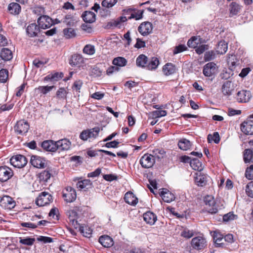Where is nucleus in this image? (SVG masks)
I'll return each mask as SVG.
<instances>
[{"instance_id":"52","label":"nucleus","mask_w":253,"mask_h":253,"mask_svg":"<svg viewBox=\"0 0 253 253\" xmlns=\"http://www.w3.org/2000/svg\"><path fill=\"white\" fill-rule=\"evenodd\" d=\"M180 235L184 238H190L194 235V232L193 230L185 228L181 231Z\"/></svg>"},{"instance_id":"54","label":"nucleus","mask_w":253,"mask_h":253,"mask_svg":"<svg viewBox=\"0 0 253 253\" xmlns=\"http://www.w3.org/2000/svg\"><path fill=\"white\" fill-rule=\"evenodd\" d=\"M51 174L48 171L44 170L41 172L39 175V178L41 180L47 181L50 177Z\"/></svg>"},{"instance_id":"45","label":"nucleus","mask_w":253,"mask_h":253,"mask_svg":"<svg viewBox=\"0 0 253 253\" xmlns=\"http://www.w3.org/2000/svg\"><path fill=\"white\" fill-rule=\"evenodd\" d=\"M83 52L85 54L92 55L95 52V47L91 44H86L83 48Z\"/></svg>"},{"instance_id":"9","label":"nucleus","mask_w":253,"mask_h":253,"mask_svg":"<svg viewBox=\"0 0 253 253\" xmlns=\"http://www.w3.org/2000/svg\"><path fill=\"white\" fill-rule=\"evenodd\" d=\"M155 162L154 156L148 154H144L140 160L141 166L146 169L151 168Z\"/></svg>"},{"instance_id":"62","label":"nucleus","mask_w":253,"mask_h":253,"mask_svg":"<svg viewBox=\"0 0 253 253\" xmlns=\"http://www.w3.org/2000/svg\"><path fill=\"white\" fill-rule=\"evenodd\" d=\"M237 216L236 215H235L233 213L230 212L223 216V220L224 221L228 222L229 221L234 220L235 217Z\"/></svg>"},{"instance_id":"44","label":"nucleus","mask_w":253,"mask_h":253,"mask_svg":"<svg viewBox=\"0 0 253 253\" xmlns=\"http://www.w3.org/2000/svg\"><path fill=\"white\" fill-rule=\"evenodd\" d=\"M243 155L244 162L246 163L250 162L253 157V149H245Z\"/></svg>"},{"instance_id":"59","label":"nucleus","mask_w":253,"mask_h":253,"mask_svg":"<svg viewBox=\"0 0 253 253\" xmlns=\"http://www.w3.org/2000/svg\"><path fill=\"white\" fill-rule=\"evenodd\" d=\"M245 176L249 180L253 179V165L247 168L245 171Z\"/></svg>"},{"instance_id":"24","label":"nucleus","mask_w":253,"mask_h":253,"mask_svg":"<svg viewBox=\"0 0 253 253\" xmlns=\"http://www.w3.org/2000/svg\"><path fill=\"white\" fill-rule=\"evenodd\" d=\"M124 200L127 204L134 206L138 203V199L132 193L128 192L126 193Z\"/></svg>"},{"instance_id":"25","label":"nucleus","mask_w":253,"mask_h":253,"mask_svg":"<svg viewBox=\"0 0 253 253\" xmlns=\"http://www.w3.org/2000/svg\"><path fill=\"white\" fill-rule=\"evenodd\" d=\"M99 243L105 248L111 247L113 245V240L109 236L104 235L101 236L99 239Z\"/></svg>"},{"instance_id":"46","label":"nucleus","mask_w":253,"mask_h":253,"mask_svg":"<svg viewBox=\"0 0 253 253\" xmlns=\"http://www.w3.org/2000/svg\"><path fill=\"white\" fill-rule=\"evenodd\" d=\"M89 138H96L100 132V128L99 127H95L91 129H88Z\"/></svg>"},{"instance_id":"20","label":"nucleus","mask_w":253,"mask_h":253,"mask_svg":"<svg viewBox=\"0 0 253 253\" xmlns=\"http://www.w3.org/2000/svg\"><path fill=\"white\" fill-rule=\"evenodd\" d=\"M42 148L47 151L50 152H55L57 150V146H56V142L53 140H45L42 144Z\"/></svg>"},{"instance_id":"12","label":"nucleus","mask_w":253,"mask_h":253,"mask_svg":"<svg viewBox=\"0 0 253 253\" xmlns=\"http://www.w3.org/2000/svg\"><path fill=\"white\" fill-rule=\"evenodd\" d=\"M31 165L37 168H44L46 167L45 160L38 156H32L31 158Z\"/></svg>"},{"instance_id":"1","label":"nucleus","mask_w":253,"mask_h":253,"mask_svg":"<svg viewBox=\"0 0 253 253\" xmlns=\"http://www.w3.org/2000/svg\"><path fill=\"white\" fill-rule=\"evenodd\" d=\"M133 9L129 8L124 9L123 10V16L108 22L107 25L108 28L114 29L116 27L120 28L123 23L126 21L127 19H129V16H131V13H132Z\"/></svg>"},{"instance_id":"39","label":"nucleus","mask_w":253,"mask_h":253,"mask_svg":"<svg viewBox=\"0 0 253 253\" xmlns=\"http://www.w3.org/2000/svg\"><path fill=\"white\" fill-rule=\"evenodd\" d=\"M159 60L158 58L152 57L149 62H148L146 68L148 70H152L156 69L159 65Z\"/></svg>"},{"instance_id":"6","label":"nucleus","mask_w":253,"mask_h":253,"mask_svg":"<svg viewBox=\"0 0 253 253\" xmlns=\"http://www.w3.org/2000/svg\"><path fill=\"white\" fill-rule=\"evenodd\" d=\"M10 162L13 167L21 168L24 167L27 164V160L23 155H17L11 158Z\"/></svg>"},{"instance_id":"7","label":"nucleus","mask_w":253,"mask_h":253,"mask_svg":"<svg viewBox=\"0 0 253 253\" xmlns=\"http://www.w3.org/2000/svg\"><path fill=\"white\" fill-rule=\"evenodd\" d=\"M29 129V125L23 120L18 121L14 126V130L18 134L24 135Z\"/></svg>"},{"instance_id":"64","label":"nucleus","mask_w":253,"mask_h":253,"mask_svg":"<svg viewBox=\"0 0 253 253\" xmlns=\"http://www.w3.org/2000/svg\"><path fill=\"white\" fill-rule=\"evenodd\" d=\"M145 46V42L142 41L141 39L137 38L136 39V43L135 44L134 46L136 48H140L142 47H144Z\"/></svg>"},{"instance_id":"15","label":"nucleus","mask_w":253,"mask_h":253,"mask_svg":"<svg viewBox=\"0 0 253 253\" xmlns=\"http://www.w3.org/2000/svg\"><path fill=\"white\" fill-rule=\"evenodd\" d=\"M38 23L39 27L45 29L49 28L52 25V21L49 16L43 15L38 18Z\"/></svg>"},{"instance_id":"26","label":"nucleus","mask_w":253,"mask_h":253,"mask_svg":"<svg viewBox=\"0 0 253 253\" xmlns=\"http://www.w3.org/2000/svg\"><path fill=\"white\" fill-rule=\"evenodd\" d=\"M82 17L84 21L86 23H92L95 20V14L90 11H86L82 14Z\"/></svg>"},{"instance_id":"28","label":"nucleus","mask_w":253,"mask_h":253,"mask_svg":"<svg viewBox=\"0 0 253 253\" xmlns=\"http://www.w3.org/2000/svg\"><path fill=\"white\" fill-rule=\"evenodd\" d=\"M0 56L4 61H9L13 57L12 51L7 48H3L0 52Z\"/></svg>"},{"instance_id":"51","label":"nucleus","mask_w":253,"mask_h":253,"mask_svg":"<svg viewBox=\"0 0 253 253\" xmlns=\"http://www.w3.org/2000/svg\"><path fill=\"white\" fill-rule=\"evenodd\" d=\"M35 239L34 238L26 237L25 238H20L19 243L23 245L32 246L33 245Z\"/></svg>"},{"instance_id":"23","label":"nucleus","mask_w":253,"mask_h":253,"mask_svg":"<svg viewBox=\"0 0 253 253\" xmlns=\"http://www.w3.org/2000/svg\"><path fill=\"white\" fill-rule=\"evenodd\" d=\"M39 31V27L35 23L29 25L26 29L27 33L31 37L37 36Z\"/></svg>"},{"instance_id":"41","label":"nucleus","mask_w":253,"mask_h":253,"mask_svg":"<svg viewBox=\"0 0 253 253\" xmlns=\"http://www.w3.org/2000/svg\"><path fill=\"white\" fill-rule=\"evenodd\" d=\"M63 74L62 73H59L58 72H56L54 73H51L47 76H46L44 79V80L45 81H58L59 79H61L63 77Z\"/></svg>"},{"instance_id":"22","label":"nucleus","mask_w":253,"mask_h":253,"mask_svg":"<svg viewBox=\"0 0 253 253\" xmlns=\"http://www.w3.org/2000/svg\"><path fill=\"white\" fill-rule=\"evenodd\" d=\"M144 220L150 225H153L157 220V216L151 211H147L143 214Z\"/></svg>"},{"instance_id":"10","label":"nucleus","mask_w":253,"mask_h":253,"mask_svg":"<svg viewBox=\"0 0 253 253\" xmlns=\"http://www.w3.org/2000/svg\"><path fill=\"white\" fill-rule=\"evenodd\" d=\"M0 205L5 209H12L16 205L15 201L9 196H3L0 200Z\"/></svg>"},{"instance_id":"56","label":"nucleus","mask_w":253,"mask_h":253,"mask_svg":"<svg viewBox=\"0 0 253 253\" xmlns=\"http://www.w3.org/2000/svg\"><path fill=\"white\" fill-rule=\"evenodd\" d=\"M117 2V0H103L102 2V6L110 8L113 6Z\"/></svg>"},{"instance_id":"18","label":"nucleus","mask_w":253,"mask_h":253,"mask_svg":"<svg viewBox=\"0 0 253 253\" xmlns=\"http://www.w3.org/2000/svg\"><path fill=\"white\" fill-rule=\"evenodd\" d=\"M160 195L163 200L166 203H170L175 199V196L173 193L167 189H161Z\"/></svg>"},{"instance_id":"8","label":"nucleus","mask_w":253,"mask_h":253,"mask_svg":"<svg viewBox=\"0 0 253 253\" xmlns=\"http://www.w3.org/2000/svg\"><path fill=\"white\" fill-rule=\"evenodd\" d=\"M63 197L67 202H74L77 197L76 190L71 186H67L65 190L63 191Z\"/></svg>"},{"instance_id":"34","label":"nucleus","mask_w":253,"mask_h":253,"mask_svg":"<svg viewBox=\"0 0 253 253\" xmlns=\"http://www.w3.org/2000/svg\"><path fill=\"white\" fill-rule=\"evenodd\" d=\"M227 43L224 41H221L218 43L216 47V52L218 54H223L227 51Z\"/></svg>"},{"instance_id":"47","label":"nucleus","mask_w":253,"mask_h":253,"mask_svg":"<svg viewBox=\"0 0 253 253\" xmlns=\"http://www.w3.org/2000/svg\"><path fill=\"white\" fill-rule=\"evenodd\" d=\"M63 33L65 37L67 39L75 37L76 35L75 31L71 28L64 29Z\"/></svg>"},{"instance_id":"33","label":"nucleus","mask_w":253,"mask_h":253,"mask_svg":"<svg viewBox=\"0 0 253 253\" xmlns=\"http://www.w3.org/2000/svg\"><path fill=\"white\" fill-rule=\"evenodd\" d=\"M175 67L171 63L166 64L163 68V71L165 75L169 76L175 73Z\"/></svg>"},{"instance_id":"36","label":"nucleus","mask_w":253,"mask_h":253,"mask_svg":"<svg viewBox=\"0 0 253 253\" xmlns=\"http://www.w3.org/2000/svg\"><path fill=\"white\" fill-rule=\"evenodd\" d=\"M178 145L180 149L186 151L190 149L191 144L189 140L182 138L179 141Z\"/></svg>"},{"instance_id":"31","label":"nucleus","mask_w":253,"mask_h":253,"mask_svg":"<svg viewBox=\"0 0 253 253\" xmlns=\"http://www.w3.org/2000/svg\"><path fill=\"white\" fill-rule=\"evenodd\" d=\"M21 6L16 2H11L8 6V11L12 14H18L21 11Z\"/></svg>"},{"instance_id":"60","label":"nucleus","mask_w":253,"mask_h":253,"mask_svg":"<svg viewBox=\"0 0 253 253\" xmlns=\"http://www.w3.org/2000/svg\"><path fill=\"white\" fill-rule=\"evenodd\" d=\"M246 192L248 196L253 198V181H251L247 184Z\"/></svg>"},{"instance_id":"29","label":"nucleus","mask_w":253,"mask_h":253,"mask_svg":"<svg viewBox=\"0 0 253 253\" xmlns=\"http://www.w3.org/2000/svg\"><path fill=\"white\" fill-rule=\"evenodd\" d=\"M148 62L147 57L144 54L139 55L136 60V64L137 66L140 67H146Z\"/></svg>"},{"instance_id":"58","label":"nucleus","mask_w":253,"mask_h":253,"mask_svg":"<svg viewBox=\"0 0 253 253\" xmlns=\"http://www.w3.org/2000/svg\"><path fill=\"white\" fill-rule=\"evenodd\" d=\"M67 92L65 88H60L56 92V97L59 99H65Z\"/></svg>"},{"instance_id":"13","label":"nucleus","mask_w":253,"mask_h":253,"mask_svg":"<svg viewBox=\"0 0 253 253\" xmlns=\"http://www.w3.org/2000/svg\"><path fill=\"white\" fill-rule=\"evenodd\" d=\"M251 97L252 94L250 91L242 90L238 92L236 99L239 102L246 103L249 101Z\"/></svg>"},{"instance_id":"57","label":"nucleus","mask_w":253,"mask_h":253,"mask_svg":"<svg viewBox=\"0 0 253 253\" xmlns=\"http://www.w3.org/2000/svg\"><path fill=\"white\" fill-rule=\"evenodd\" d=\"M215 58V53L213 50L208 51L205 53L204 59L206 61H211Z\"/></svg>"},{"instance_id":"35","label":"nucleus","mask_w":253,"mask_h":253,"mask_svg":"<svg viewBox=\"0 0 253 253\" xmlns=\"http://www.w3.org/2000/svg\"><path fill=\"white\" fill-rule=\"evenodd\" d=\"M227 63L229 68L231 70H234L236 66L239 64L236 56L234 55L229 56L227 59Z\"/></svg>"},{"instance_id":"49","label":"nucleus","mask_w":253,"mask_h":253,"mask_svg":"<svg viewBox=\"0 0 253 253\" xmlns=\"http://www.w3.org/2000/svg\"><path fill=\"white\" fill-rule=\"evenodd\" d=\"M208 140L209 142L213 141L216 144L219 143L220 141V137L217 132H214L213 135L209 134L208 136Z\"/></svg>"},{"instance_id":"38","label":"nucleus","mask_w":253,"mask_h":253,"mask_svg":"<svg viewBox=\"0 0 253 253\" xmlns=\"http://www.w3.org/2000/svg\"><path fill=\"white\" fill-rule=\"evenodd\" d=\"M190 165L191 168L198 171H201L203 169L202 163L197 159H193L190 161Z\"/></svg>"},{"instance_id":"21","label":"nucleus","mask_w":253,"mask_h":253,"mask_svg":"<svg viewBox=\"0 0 253 253\" xmlns=\"http://www.w3.org/2000/svg\"><path fill=\"white\" fill-rule=\"evenodd\" d=\"M76 186L79 189H84V190L86 191L92 188V183L89 179H84L78 181Z\"/></svg>"},{"instance_id":"61","label":"nucleus","mask_w":253,"mask_h":253,"mask_svg":"<svg viewBox=\"0 0 253 253\" xmlns=\"http://www.w3.org/2000/svg\"><path fill=\"white\" fill-rule=\"evenodd\" d=\"M197 38L193 37L188 40L187 45L189 47L196 48L197 46Z\"/></svg>"},{"instance_id":"32","label":"nucleus","mask_w":253,"mask_h":253,"mask_svg":"<svg viewBox=\"0 0 253 253\" xmlns=\"http://www.w3.org/2000/svg\"><path fill=\"white\" fill-rule=\"evenodd\" d=\"M229 7L230 16L237 15L241 9V6L235 2L231 3L229 5Z\"/></svg>"},{"instance_id":"43","label":"nucleus","mask_w":253,"mask_h":253,"mask_svg":"<svg viewBox=\"0 0 253 253\" xmlns=\"http://www.w3.org/2000/svg\"><path fill=\"white\" fill-rule=\"evenodd\" d=\"M143 10L133 8L132 13H131V16H129V19H134L136 20H140L142 19L143 17Z\"/></svg>"},{"instance_id":"55","label":"nucleus","mask_w":253,"mask_h":253,"mask_svg":"<svg viewBox=\"0 0 253 253\" xmlns=\"http://www.w3.org/2000/svg\"><path fill=\"white\" fill-rule=\"evenodd\" d=\"M8 72L5 69L0 70V82L5 83L8 79Z\"/></svg>"},{"instance_id":"16","label":"nucleus","mask_w":253,"mask_h":253,"mask_svg":"<svg viewBox=\"0 0 253 253\" xmlns=\"http://www.w3.org/2000/svg\"><path fill=\"white\" fill-rule=\"evenodd\" d=\"M217 72L216 64L213 62H209L205 65L203 74L207 77H211Z\"/></svg>"},{"instance_id":"53","label":"nucleus","mask_w":253,"mask_h":253,"mask_svg":"<svg viewBox=\"0 0 253 253\" xmlns=\"http://www.w3.org/2000/svg\"><path fill=\"white\" fill-rule=\"evenodd\" d=\"M54 87V86H40L36 89L40 91L43 94H46L49 92Z\"/></svg>"},{"instance_id":"3","label":"nucleus","mask_w":253,"mask_h":253,"mask_svg":"<svg viewBox=\"0 0 253 253\" xmlns=\"http://www.w3.org/2000/svg\"><path fill=\"white\" fill-rule=\"evenodd\" d=\"M69 64L73 67L81 68L85 64V59L80 54H74L71 55L69 61Z\"/></svg>"},{"instance_id":"2","label":"nucleus","mask_w":253,"mask_h":253,"mask_svg":"<svg viewBox=\"0 0 253 253\" xmlns=\"http://www.w3.org/2000/svg\"><path fill=\"white\" fill-rule=\"evenodd\" d=\"M204 202L209 212L215 213L218 211V205L212 196H206L204 198Z\"/></svg>"},{"instance_id":"17","label":"nucleus","mask_w":253,"mask_h":253,"mask_svg":"<svg viewBox=\"0 0 253 253\" xmlns=\"http://www.w3.org/2000/svg\"><path fill=\"white\" fill-rule=\"evenodd\" d=\"M241 131L247 135L253 134V121L247 120L241 125Z\"/></svg>"},{"instance_id":"40","label":"nucleus","mask_w":253,"mask_h":253,"mask_svg":"<svg viewBox=\"0 0 253 253\" xmlns=\"http://www.w3.org/2000/svg\"><path fill=\"white\" fill-rule=\"evenodd\" d=\"M127 60L123 57H117L115 58L112 63L116 67H124L127 64Z\"/></svg>"},{"instance_id":"27","label":"nucleus","mask_w":253,"mask_h":253,"mask_svg":"<svg viewBox=\"0 0 253 253\" xmlns=\"http://www.w3.org/2000/svg\"><path fill=\"white\" fill-rule=\"evenodd\" d=\"M233 90V84L229 81L225 82L222 86V92L225 95H230Z\"/></svg>"},{"instance_id":"48","label":"nucleus","mask_w":253,"mask_h":253,"mask_svg":"<svg viewBox=\"0 0 253 253\" xmlns=\"http://www.w3.org/2000/svg\"><path fill=\"white\" fill-rule=\"evenodd\" d=\"M63 22L66 24L67 26H73L75 23V19L74 17L71 15H67L64 17Z\"/></svg>"},{"instance_id":"63","label":"nucleus","mask_w":253,"mask_h":253,"mask_svg":"<svg viewBox=\"0 0 253 253\" xmlns=\"http://www.w3.org/2000/svg\"><path fill=\"white\" fill-rule=\"evenodd\" d=\"M186 49L187 47L185 45L180 44L175 47L174 49L173 50V53L174 54H176L186 50Z\"/></svg>"},{"instance_id":"37","label":"nucleus","mask_w":253,"mask_h":253,"mask_svg":"<svg viewBox=\"0 0 253 253\" xmlns=\"http://www.w3.org/2000/svg\"><path fill=\"white\" fill-rule=\"evenodd\" d=\"M213 240L216 247L222 246L223 244V236L217 231H215L213 233Z\"/></svg>"},{"instance_id":"19","label":"nucleus","mask_w":253,"mask_h":253,"mask_svg":"<svg viewBox=\"0 0 253 253\" xmlns=\"http://www.w3.org/2000/svg\"><path fill=\"white\" fill-rule=\"evenodd\" d=\"M71 145V142L67 139H60L56 141V146H57V150L60 151L68 150Z\"/></svg>"},{"instance_id":"11","label":"nucleus","mask_w":253,"mask_h":253,"mask_svg":"<svg viewBox=\"0 0 253 253\" xmlns=\"http://www.w3.org/2000/svg\"><path fill=\"white\" fill-rule=\"evenodd\" d=\"M191 246L195 250H202L206 246V240L202 237L194 238L191 241Z\"/></svg>"},{"instance_id":"4","label":"nucleus","mask_w":253,"mask_h":253,"mask_svg":"<svg viewBox=\"0 0 253 253\" xmlns=\"http://www.w3.org/2000/svg\"><path fill=\"white\" fill-rule=\"evenodd\" d=\"M13 175V171L9 167L3 166L0 167V182H5Z\"/></svg>"},{"instance_id":"5","label":"nucleus","mask_w":253,"mask_h":253,"mask_svg":"<svg viewBox=\"0 0 253 253\" xmlns=\"http://www.w3.org/2000/svg\"><path fill=\"white\" fill-rule=\"evenodd\" d=\"M52 201V196L49 193L42 192L37 197L36 202L38 206L42 207L49 204Z\"/></svg>"},{"instance_id":"30","label":"nucleus","mask_w":253,"mask_h":253,"mask_svg":"<svg viewBox=\"0 0 253 253\" xmlns=\"http://www.w3.org/2000/svg\"><path fill=\"white\" fill-rule=\"evenodd\" d=\"M195 182L199 186H203L206 184L207 176L201 172L197 173L195 178Z\"/></svg>"},{"instance_id":"14","label":"nucleus","mask_w":253,"mask_h":253,"mask_svg":"<svg viewBox=\"0 0 253 253\" xmlns=\"http://www.w3.org/2000/svg\"><path fill=\"white\" fill-rule=\"evenodd\" d=\"M152 30V24L149 22L142 23L138 28V32L143 36L150 34Z\"/></svg>"},{"instance_id":"50","label":"nucleus","mask_w":253,"mask_h":253,"mask_svg":"<svg viewBox=\"0 0 253 253\" xmlns=\"http://www.w3.org/2000/svg\"><path fill=\"white\" fill-rule=\"evenodd\" d=\"M167 111L165 110H155L153 111L151 114V117L153 119L164 117L167 115Z\"/></svg>"},{"instance_id":"42","label":"nucleus","mask_w":253,"mask_h":253,"mask_svg":"<svg viewBox=\"0 0 253 253\" xmlns=\"http://www.w3.org/2000/svg\"><path fill=\"white\" fill-rule=\"evenodd\" d=\"M81 233L85 237L89 238L92 234L91 229L87 225H83L80 226Z\"/></svg>"}]
</instances>
